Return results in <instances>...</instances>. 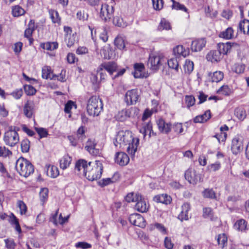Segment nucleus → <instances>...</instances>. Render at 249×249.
<instances>
[{
  "label": "nucleus",
  "instance_id": "nucleus-50",
  "mask_svg": "<svg viewBox=\"0 0 249 249\" xmlns=\"http://www.w3.org/2000/svg\"><path fill=\"white\" fill-rule=\"evenodd\" d=\"M168 65L169 68L178 70V63L177 58H172L168 60Z\"/></svg>",
  "mask_w": 249,
  "mask_h": 249
},
{
  "label": "nucleus",
  "instance_id": "nucleus-35",
  "mask_svg": "<svg viewBox=\"0 0 249 249\" xmlns=\"http://www.w3.org/2000/svg\"><path fill=\"white\" fill-rule=\"evenodd\" d=\"M141 198V195L138 193H128L125 197L126 201L128 203L137 202Z\"/></svg>",
  "mask_w": 249,
  "mask_h": 249
},
{
  "label": "nucleus",
  "instance_id": "nucleus-24",
  "mask_svg": "<svg viewBox=\"0 0 249 249\" xmlns=\"http://www.w3.org/2000/svg\"><path fill=\"white\" fill-rule=\"evenodd\" d=\"M134 71L133 75L136 78H142L144 76L143 72L144 70V66L142 63H136L134 66Z\"/></svg>",
  "mask_w": 249,
  "mask_h": 249
},
{
  "label": "nucleus",
  "instance_id": "nucleus-43",
  "mask_svg": "<svg viewBox=\"0 0 249 249\" xmlns=\"http://www.w3.org/2000/svg\"><path fill=\"white\" fill-rule=\"evenodd\" d=\"M171 29V26L170 23L166 20L165 18L161 19L160 25L158 26V29L160 31L163 30H170Z\"/></svg>",
  "mask_w": 249,
  "mask_h": 249
},
{
  "label": "nucleus",
  "instance_id": "nucleus-45",
  "mask_svg": "<svg viewBox=\"0 0 249 249\" xmlns=\"http://www.w3.org/2000/svg\"><path fill=\"white\" fill-rule=\"evenodd\" d=\"M231 89L227 85H223L217 90V93L225 96H229L231 93Z\"/></svg>",
  "mask_w": 249,
  "mask_h": 249
},
{
  "label": "nucleus",
  "instance_id": "nucleus-56",
  "mask_svg": "<svg viewBox=\"0 0 249 249\" xmlns=\"http://www.w3.org/2000/svg\"><path fill=\"white\" fill-rule=\"evenodd\" d=\"M221 168V163L219 161H216L212 163L208 166V170L211 172H215Z\"/></svg>",
  "mask_w": 249,
  "mask_h": 249
},
{
  "label": "nucleus",
  "instance_id": "nucleus-12",
  "mask_svg": "<svg viewBox=\"0 0 249 249\" xmlns=\"http://www.w3.org/2000/svg\"><path fill=\"white\" fill-rule=\"evenodd\" d=\"M117 65L115 62L109 61L101 64L98 67V71L105 70L111 75L114 72L117 71Z\"/></svg>",
  "mask_w": 249,
  "mask_h": 249
},
{
  "label": "nucleus",
  "instance_id": "nucleus-63",
  "mask_svg": "<svg viewBox=\"0 0 249 249\" xmlns=\"http://www.w3.org/2000/svg\"><path fill=\"white\" fill-rule=\"evenodd\" d=\"M18 207L20 209L21 214H25L27 212V207L26 204L21 200L18 201Z\"/></svg>",
  "mask_w": 249,
  "mask_h": 249
},
{
  "label": "nucleus",
  "instance_id": "nucleus-20",
  "mask_svg": "<svg viewBox=\"0 0 249 249\" xmlns=\"http://www.w3.org/2000/svg\"><path fill=\"white\" fill-rule=\"evenodd\" d=\"M222 54L218 50H212L209 52L206 56L208 61L212 63L218 62L222 59Z\"/></svg>",
  "mask_w": 249,
  "mask_h": 249
},
{
  "label": "nucleus",
  "instance_id": "nucleus-57",
  "mask_svg": "<svg viewBox=\"0 0 249 249\" xmlns=\"http://www.w3.org/2000/svg\"><path fill=\"white\" fill-rule=\"evenodd\" d=\"M232 70L237 73H243L245 70V65L242 64H236L234 65Z\"/></svg>",
  "mask_w": 249,
  "mask_h": 249
},
{
  "label": "nucleus",
  "instance_id": "nucleus-2",
  "mask_svg": "<svg viewBox=\"0 0 249 249\" xmlns=\"http://www.w3.org/2000/svg\"><path fill=\"white\" fill-rule=\"evenodd\" d=\"M114 145L117 147H121L128 145L126 148L128 154L134 156L136 152L139 144V139L133 137L132 133L129 131H119L115 138Z\"/></svg>",
  "mask_w": 249,
  "mask_h": 249
},
{
  "label": "nucleus",
  "instance_id": "nucleus-25",
  "mask_svg": "<svg viewBox=\"0 0 249 249\" xmlns=\"http://www.w3.org/2000/svg\"><path fill=\"white\" fill-rule=\"evenodd\" d=\"M42 77L45 79L55 80V74L53 73L51 68L49 66H44L42 69Z\"/></svg>",
  "mask_w": 249,
  "mask_h": 249
},
{
  "label": "nucleus",
  "instance_id": "nucleus-44",
  "mask_svg": "<svg viewBox=\"0 0 249 249\" xmlns=\"http://www.w3.org/2000/svg\"><path fill=\"white\" fill-rule=\"evenodd\" d=\"M203 195L204 197L211 199H216V196L213 189H206L203 192Z\"/></svg>",
  "mask_w": 249,
  "mask_h": 249
},
{
  "label": "nucleus",
  "instance_id": "nucleus-27",
  "mask_svg": "<svg viewBox=\"0 0 249 249\" xmlns=\"http://www.w3.org/2000/svg\"><path fill=\"white\" fill-rule=\"evenodd\" d=\"M173 52L176 56H182L185 57L189 54V49H185L182 45L177 46L174 49Z\"/></svg>",
  "mask_w": 249,
  "mask_h": 249
},
{
  "label": "nucleus",
  "instance_id": "nucleus-40",
  "mask_svg": "<svg viewBox=\"0 0 249 249\" xmlns=\"http://www.w3.org/2000/svg\"><path fill=\"white\" fill-rule=\"evenodd\" d=\"M50 18L52 21L54 23H59L60 22V18L59 16L57 11L51 9L49 11Z\"/></svg>",
  "mask_w": 249,
  "mask_h": 249
},
{
  "label": "nucleus",
  "instance_id": "nucleus-52",
  "mask_svg": "<svg viewBox=\"0 0 249 249\" xmlns=\"http://www.w3.org/2000/svg\"><path fill=\"white\" fill-rule=\"evenodd\" d=\"M185 101L187 107L189 108L194 105L196 99L192 95H186L185 97Z\"/></svg>",
  "mask_w": 249,
  "mask_h": 249
},
{
  "label": "nucleus",
  "instance_id": "nucleus-16",
  "mask_svg": "<svg viewBox=\"0 0 249 249\" xmlns=\"http://www.w3.org/2000/svg\"><path fill=\"white\" fill-rule=\"evenodd\" d=\"M206 43L205 38L196 39L192 42L191 49L193 52L200 51L205 46Z\"/></svg>",
  "mask_w": 249,
  "mask_h": 249
},
{
  "label": "nucleus",
  "instance_id": "nucleus-23",
  "mask_svg": "<svg viewBox=\"0 0 249 249\" xmlns=\"http://www.w3.org/2000/svg\"><path fill=\"white\" fill-rule=\"evenodd\" d=\"M233 227L238 231L245 232L248 230L247 222L244 219H240L235 222Z\"/></svg>",
  "mask_w": 249,
  "mask_h": 249
},
{
  "label": "nucleus",
  "instance_id": "nucleus-39",
  "mask_svg": "<svg viewBox=\"0 0 249 249\" xmlns=\"http://www.w3.org/2000/svg\"><path fill=\"white\" fill-rule=\"evenodd\" d=\"M173 2L172 7V9L176 10H180L188 13V9L184 5L176 1L175 0H171Z\"/></svg>",
  "mask_w": 249,
  "mask_h": 249
},
{
  "label": "nucleus",
  "instance_id": "nucleus-18",
  "mask_svg": "<svg viewBox=\"0 0 249 249\" xmlns=\"http://www.w3.org/2000/svg\"><path fill=\"white\" fill-rule=\"evenodd\" d=\"M139 131L143 135V138H145L147 133L149 137L151 136L152 134L156 135V134L152 129V124L151 122L143 124L142 127L140 129Z\"/></svg>",
  "mask_w": 249,
  "mask_h": 249
},
{
  "label": "nucleus",
  "instance_id": "nucleus-10",
  "mask_svg": "<svg viewBox=\"0 0 249 249\" xmlns=\"http://www.w3.org/2000/svg\"><path fill=\"white\" fill-rule=\"evenodd\" d=\"M231 149L233 154L237 155L243 149V140L242 137H235L232 141Z\"/></svg>",
  "mask_w": 249,
  "mask_h": 249
},
{
  "label": "nucleus",
  "instance_id": "nucleus-21",
  "mask_svg": "<svg viewBox=\"0 0 249 249\" xmlns=\"http://www.w3.org/2000/svg\"><path fill=\"white\" fill-rule=\"evenodd\" d=\"M96 143L94 141L89 139L87 142L85 149L91 155L97 156L100 153L99 149L96 148Z\"/></svg>",
  "mask_w": 249,
  "mask_h": 249
},
{
  "label": "nucleus",
  "instance_id": "nucleus-61",
  "mask_svg": "<svg viewBox=\"0 0 249 249\" xmlns=\"http://www.w3.org/2000/svg\"><path fill=\"white\" fill-rule=\"evenodd\" d=\"M24 90L26 93L28 95H33L36 92V89L31 85L24 86Z\"/></svg>",
  "mask_w": 249,
  "mask_h": 249
},
{
  "label": "nucleus",
  "instance_id": "nucleus-19",
  "mask_svg": "<svg viewBox=\"0 0 249 249\" xmlns=\"http://www.w3.org/2000/svg\"><path fill=\"white\" fill-rule=\"evenodd\" d=\"M35 108V103L33 101L28 100L25 103L23 108L24 115L28 118H31Z\"/></svg>",
  "mask_w": 249,
  "mask_h": 249
},
{
  "label": "nucleus",
  "instance_id": "nucleus-38",
  "mask_svg": "<svg viewBox=\"0 0 249 249\" xmlns=\"http://www.w3.org/2000/svg\"><path fill=\"white\" fill-rule=\"evenodd\" d=\"M76 33L75 32L72 33L71 35H69L65 37V41L67 43L68 47L72 46L76 41Z\"/></svg>",
  "mask_w": 249,
  "mask_h": 249
},
{
  "label": "nucleus",
  "instance_id": "nucleus-17",
  "mask_svg": "<svg viewBox=\"0 0 249 249\" xmlns=\"http://www.w3.org/2000/svg\"><path fill=\"white\" fill-rule=\"evenodd\" d=\"M191 209L190 205L188 202L184 203L181 207V211L178 216V218L181 221L189 219L188 212Z\"/></svg>",
  "mask_w": 249,
  "mask_h": 249
},
{
  "label": "nucleus",
  "instance_id": "nucleus-15",
  "mask_svg": "<svg viewBox=\"0 0 249 249\" xmlns=\"http://www.w3.org/2000/svg\"><path fill=\"white\" fill-rule=\"evenodd\" d=\"M36 28L35 25L34 20L31 19L28 24V28L25 30L24 37L29 39L30 44H31L33 42V38H32L33 32Z\"/></svg>",
  "mask_w": 249,
  "mask_h": 249
},
{
  "label": "nucleus",
  "instance_id": "nucleus-9",
  "mask_svg": "<svg viewBox=\"0 0 249 249\" xmlns=\"http://www.w3.org/2000/svg\"><path fill=\"white\" fill-rule=\"evenodd\" d=\"M184 177L189 183L193 185H196L200 179L199 175L193 168L187 169L184 173Z\"/></svg>",
  "mask_w": 249,
  "mask_h": 249
},
{
  "label": "nucleus",
  "instance_id": "nucleus-32",
  "mask_svg": "<svg viewBox=\"0 0 249 249\" xmlns=\"http://www.w3.org/2000/svg\"><path fill=\"white\" fill-rule=\"evenodd\" d=\"M209 75L211 78L212 82L217 83L221 81L224 77V74L221 71H216L212 73H210Z\"/></svg>",
  "mask_w": 249,
  "mask_h": 249
},
{
  "label": "nucleus",
  "instance_id": "nucleus-58",
  "mask_svg": "<svg viewBox=\"0 0 249 249\" xmlns=\"http://www.w3.org/2000/svg\"><path fill=\"white\" fill-rule=\"evenodd\" d=\"M6 247L7 249H15L16 244L12 239H6L4 240Z\"/></svg>",
  "mask_w": 249,
  "mask_h": 249
},
{
  "label": "nucleus",
  "instance_id": "nucleus-33",
  "mask_svg": "<svg viewBox=\"0 0 249 249\" xmlns=\"http://www.w3.org/2000/svg\"><path fill=\"white\" fill-rule=\"evenodd\" d=\"M238 28L241 32L244 34H247L249 35V20L244 19L240 21L239 24Z\"/></svg>",
  "mask_w": 249,
  "mask_h": 249
},
{
  "label": "nucleus",
  "instance_id": "nucleus-7",
  "mask_svg": "<svg viewBox=\"0 0 249 249\" xmlns=\"http://www.w3.org/2000/svg\"><path fill=\"white\" fill-rule=\"evenodd\" d=\"M164 57L163 55L159 54H151L149 55L148 65L150 69L153 70H158L162 65Z\"/></svg>",
  "mask_w": 249,
  "mask_h": 249
},
{
  "label": "nucleus",
  "instance_id": "nucleus-1",
  "mask_svg": "<svg viewBox=\"0 0 249 249\" xmlns=\"http://www.w3.org/2000/svg\"><path fill=\"white\" fill-rule=\"evenodd\" d=\"M103 165L99 160L89 162L83 159L77 160L75 165V172L85 176L88 180L93 181L100 178L103 171Z\"/></svg>",
  "mask_w": 249,
  "mask_h": 249
},
{
  "label": "nucleus",
  "instance_id": "nucleus-41",
  "mask_svg": "<svg viewBox=\"0 0 249 249\" xmlns=\"http://www.w3.org/2000/svg\"><path fill=\"white\" fill-rule=\"evenodd\" d=\"M12 15L15 17H18L23 15L25 11L21 7L16 5L12 8Z\"/></svg>",
  "mask_w": 249,
  "mask_h": 249
},
{
  "label": "nucleus",
  "instance_id": "nucleus-49",
  "mask_svg": "<svg viewBox=\"0 0 249 249\" xmlns=\"http://www.w3.org/2000/svg\"><path fill=\"white\" fill-rule=\"evenodd\" d=\"M30 141L26 139L22 140L21 142V148L23 152H28L30 148Z\"/></svg>",
  "mask_w": 249,
  "mask_h": 249
},
{
  "label": "nucleus",
  "instance_id": "nucleus-42",
  "mask_svg": "<svg viewBox=\"0 0 249 249\" xmlns=\"http://www.w3.org/2000/svg\"><path fill=\"white\" fill-rule=\"evenodd\" d=\"M58 43L56 42H47L41 44L43 49L48 51H53L58 48Z\"/></svg>",
  "mask_w": 249,
  "mask_h": 249
},
{
  "label": "nucleus",
  "instance_id": "nucleus-26",
  "mask_svg": "<svg viewBox=\"0 0 249 249\" xmlns=\"http://www.w3.org/2000/svg\"><path fill=\"white\" fill-rule=\"evenodd\" d=\"M154 200L157 203H161L168 204L171 202V197L167 194H161L156 196L153 198Z\"/></svg>",
  "mask_w": 249,
  "mask_h": 249
},
{
  "label": "nucleus",
  "instance_id": "nucleus-59",
  "mask_svg": "<svg viewBox=\"0 0 249 249\" xmlns=\"http://www.w3.org/2000/svg\"><path fill=\"white\" fill-rule=\"evenodd\" d=\"M85 129L84 126H80L77 131V137L80 140V142H82L85 138Z\"/></svg>",
  "mask_w": 249,
  "mask_h": 249
},
{
  "label": "nucleus",
  "instance_id": "nucleus-29",
  "mask_svg": "<svg viewBox=\"0 0 249 249\" xmlns=\"http://www.w3.org/2000/svg\"><path fill=\"white\" fill-rule=\"evenodd\" d=\"M71 158L68 155H64L59 160L60 167L64 170L67 168L70 165Z\"/></svg>",
  "mask_w": 249,
  "mask_h": 249
},
{
  "label": "nucleus",
  "instance_id": "nucleus-5",
  "mask_svg": "<svg viewBox=\"0 0 249 249\" xmlns=\"http://www.w3.org/2000/svg\"><path fill=\"white\" fill-rule=\"evenodd\" d=\"M19 140V136L17 133L16 127L9 126L3 137V141L7 145L13 147L18 143Z\"/></svg>",
  "mask_w": 249,
  "mask_h": 249
},
{
  "label": "nucleus",
  "instance_id": "nucleus-55",
  "mask_svg": "<svg viewBox=\"0 0 249 249\" xmlns=\"http://www.w3.org/2000/svg\"><path fill=\"white\" fill-rule=\"evenodd\" d=\"M76 18L79 20L84 21L88 19V15L87 14H85L84 10H80L77 12Z\"/></svg>",
  "mask_w": 249,
  "mask_h": 249
},
{
  "label": "nucleus",
  "instance_id": "nucleus-64",
  "mask_svg": "<svg viewBox=\"0 0 249 249\" xmlns=\"http://www.w3.org/2000/svg\"><path fill=\"white\" fill-rule=\"evenodd\" d=\"M116 117V119L118 121L121 122L124 121L127 119L124 109H123L121 111H119L117 114Z\"/></svg>",
  "mask_w": 249,
  "mask_h": 249
},
{
  "label": "nucleus",
  "instance_id": "nucleus-4",
  "mask_svg": "<svg viewBox=\"0 0 249 249\" xmlns=\"http://www.w3.org/2000/svg\"><path fill=\"white\" fill-rule=\"evenodd\" d=\"M16 169L19 174L27 178L34 171V166L26 159L20 157L16 161Z\"/></svg>",
  "mask_w": 249,
  "mask_h": 249
},
{
  "label": "nucleus",
  "instance_id": "nucleus-51",
  "mask_svg": "<svg viewBox=\"0 0 249 249\" xmlns=\"http://www.w3.org/2000/svg\"><path fill=\"white\" fill-rule=\"evenodd\" d=\"M116 46L120 50H123L125 47L124 40L121 37H116L114 40Z\"/></svg>",
  "mask_w": 249,
  "mask_h": 249
},
{
  "label": "nucleus",
  "instance_id": "nucleus-46",
  "mask_svg": "<svg viewBox=\"0 0 249 249\" xmlns=\"http://www.w3.org/2000/svg\"><path fill=\"white\" fill-rule=\"evenodd\" d=\"M48 189L46 188H43L41 189L39 192V197L42 204L47 200L48 197Z\"/></svg>",
  "mask_w": 249,
  "mask_h": 249
},
{
  "label": "nucleus",
  "instance_id": "nucleus-8",
  "mask_svg": "<svg viewBox=\"0 0 249 249\" xmlns=\"http://www.w3.org/2000/svg\"><path fill=\"white\" fill-rule=\"evenodd\" d=\"M139 98V92L137 89H132L128 90L125 95L124 101L127 105L135 104Z\"/></svg>",
  "mask_w": 249,
  "mask_h": 249
},
{
  "label": "nucleus",
  "instance_id": "nucleus-62",
  "mask_svg": "<svg viewBox=\"0 0 249 249\" xmlns=\"http://www.w3.org/2000/svg\"><path fill=\"white\" fill-rule=\"evenodd\" d=\"M35 129L40 136V138L46 137L48 135V132L46 129L43 128L36 127Z\"/></svg>",
  "mask_w": 249,
  "mask_h": 249
},
{
  "label": "nucleus",
  "instance_id": "nucleus-31",
  "mask_svg": "<svg viewBox=\"0 0 249 249\" xmlns=\"http://www.w3.org/2000/svg\"><path fill=\"white\" fill-rule=\"evenodd\" d=\"M9 222L12 225H15V230L19 233L21 232V229L18 220L13 213H11L9 216Z\"/></svg>",
  "mask_w": 249,
  "mask_h": 249
},
{
  "label": "nucleus",
  "instance_id": "nucleus-36",
  "mask_svg": "<svg viewBox=\"0 0 249 249\" xmlns=\"http://www.w3.org/2000/svg\"><path fill=\"white\" fill-rule=\"evenodd\" d=\"M234 114L239 120L241 121L244 120L247 116L246 110L242 107H237L235 108Z\"/></svg>",
  "mask_w": 249,
  "mask_h": 249
},
{
  "label": "nucleus",
  "instance_id": "nucleus-30",
  "mask_svg": "<svg viewBox=\"0 0 249 249\" xmlns=\"http://www.w3.org/2000/svg\"><path fill=\"white\" fill-rule=\"evenodd\" d=\"M46 172L47 175L52 178H56L59 174L58 168L53 165H48Z\"/></svg>",
  "mask_w": 249,
  "mask_h": 249
},
{
  "label": "nucleus",
  "instance_id": "nucleus-34",
  "mask_svg": "<svg viewBox=\"0 0 249 249\" xmlns=\"http://www.w3.org/2000/svg\"><path fill=\"white\" fill-rule=\"evenodd\" d=\"M217 243L218 245L221 248H224V247L227 246L228 241V237L225 233L219 234L216 237Z\"/></svg>",
  "mask_w": 249,
  "mask_h": 249
},
{
  "label": "nucleus",
  "instance_id": "nucleus-3",
  "mask_svg": "<svg viewBox=\"0 0 249 249\" xmlns=\"http://www.w3.org/2000/svg\"><path fill=\"white\" fill-rule=\"evenodd\" d=\"M103 110V104L101 99L97 96H92L88 100L87 110L90 116H97Z\"/></svg>",
  "mask_w": 249,
  "mask_h": 249
},
{
  "label": "nucleus",
  "instance_id": "nucleus-54",
  "mask_svg": "<svg viewBox=\"0 0 249 249\" xmlns=\"http://www.w3.org/2000/svg\"><path fill=\"white\" fill-rule=\"evenodd\" d=\"M153 6L156 10H160L162 9L164 4L163 0H152Z\"/></svg>",
  "mask_w": 249,
  "mask_h": 249
},
{
  "label": "nucleus",
  "instance_id": "nucleus-28",
  "mask_svg": "<svg viewBox=\"0 0 249 249\" xmlns=\"http://www.w3.org/2000/svg\"><path fill=\"white\" fill-rule=\"evenodd\" d=\"M217 48L221 54L224 55L230 52L231 49V45L230 42H227L226 43H219L217 44Z\"/></svg>",
  "mask_w": 249,
  "mask_h": 249
},
{
  "label": "nucleus",
  "instance_id": "nucleus-13",
  "mask_svg": "<svg viewBox=\"0 0 249 249\" xmlns=\"http://www.w3.org/2000/svg\"><path fill=\"white\" fill-rule=\"evenodd\" d=\"M129 161V158L126 153L122 152H119L116 153L115 162L117 164L123 166L127 165Z\"/></svg>",
  "mask_w": 249,
  "mask_h": 249
},
{
  "label": "nucleus",
  "instance_id": "nucleus-11",
  "mask_svg": "<svg viewBox=\"0 0 249 249\" xmlns=\"http://www.w3.org/2000/svg\"><path fill=\"white\" fill-rule=\"evenodd\" d=\"M129 220L132 224L139 227L144 228L146 225L144 218L138 213H133L130 215Z\"/></svg>",
  "mask_w": 249,
  "mask_h": 249
},
{
  "label": "nucleus",
  "instance_id": "nucleus-6",
  "mask_svg": "<svg viewBox=\"0 0 249 249\" xmlns=\"http://www.w3.org/2000/svg\"><path fill=\"white\" fill-rule=\"evenodd\" d=\"M110 1L111 3L110 5L106 3H102L100 8L99 17L102 20L105 21H109L113 17L114 2L112 0Z\"/></svg>",
  "mask_w": 249,
  "mask_h": 249
},
{
  "label": "nucleus",
  "instance_id": "nucleus-48",
  "mask_svg": "<svg viewBox=\"0 0 249 249\" xmlns=\"http://www.w3.org/2000/svg\"><path fill=\"white\" fill-rule=\"evenodd\" d=\"M127 119L130 117H134L135 114L137 113L138 109L136 107H130V108L124 109Z\"/></svg>",
  "mask_w": 249,
  "mask_h": 249
},
{
  "label": "nucleus",
  "instance_id": "nucleus-22",
  "mask_svg": "<svg viewBox=\"0 0 249 249\" xmlns=\"http://www.w3.org/2000/svg\"><path fill=\"white\" fill-rule=\"evenodd\" d=\"M135 209L141 213H146L149 209V205L147 203L146 201L142 197L137 201L135 205Z\"/></svg>",
  "mask_w": 249,
  "mask_h": 249
},
{
  "label": "nucleus",
  "instance_id": "nucleus-47",
  "mask_svg": "<svg viewBox=\"0 0 249 249\" xmlns=\"http://www.w3.org/2000/svg\"><path fill=\"white\" fill-rule=\"evenodd\" d=\"M184 69L186 73H190L194 70V63L189 60H186L184 65Z\"/></svg>",
  "mask_w": 249,
  "mask_h": 249
},
{
  "label": "nucleus",
  "instance_id": "nucleus-53",
  "mask_svg": "<svg viewBox=\"0 0 249 249\" xmlns=\"http://www.w3.org/2000/svg\"><path fill=\"white\" fill-rule=\"evenodd\" d=\"M157 112V109L154 108H152L151 110L147 108L146 109L142 115V120L143 121H145L148 118L150 117L152 114Z\"/></svg>",
  "mask_w": 249,
  "mask_h": 249
},
{
  "label": "nucleus",
  "instance_id": "nucleus-60",
  "mask_svg": "<svg viewBox=\"0 0 249 249\" xmlns=\"http://www.w3.org/2000/svg\"><path fill=\"white\" fill-rule=\"evenodd\" d=\"M76 248H80L82 249H88L91 248V245L85 242H79L75 244Z\"/></svg>",
  "mask_w": 249,
  "mask_h": 249
},
{
  "label": "nucleus",
  "instance_id": "nucleus-14",
  "mask_svg": "<svg viewBox=\"0 0 249 249\" xmlns=\"http://www.w3.org/2000/svg\"><path fill=\"white\" fill-rule=\"evenodd\" d=\"M159 131L163 134H168L171 131L170 123H166L164 120L161 118L158 119L156 122Z\"/></svg>",
  "mask_w": 249,
  "mask_h": 249
},
{
  "label": "nucleus",
  "instance_id": "nucleus-37",
  "mask_svg": "<svg viewBox=\"0 0 249 249\" xmlns=\"http://www.w3.org/2000/svg\"><path fill=\"white\" fill-rule=\"evenodd\" d=\"M219 36L226 39H231L233 36V30L231 28L229 27L225 31L221 32Z\"/></svg>",
  "mask_w": 249,
  "mask_h": 249
}]
</instances>
